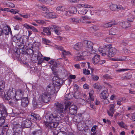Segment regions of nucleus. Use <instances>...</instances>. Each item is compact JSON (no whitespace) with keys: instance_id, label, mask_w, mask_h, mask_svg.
Listing matches in <instances>:
<instances>
[{"instance_id":"nucleus-1","label":"nucleus","mask_w":135,"mask_h":135,"mask_svg":"<svg viewBox=\"0 0 135 135\" xmlns=\"http://www.w3.org/2000/svg\"><path fill=\"white\" fill-rule=\"evenodd\" d=\"M53 84H50L47 86L46 88L47 93L49 95H52L57 92L61 86L62 81L56 76L52 78Z\"/></svg>"},{"instance_id":"nucleus-2","label":"nucleus","mask_w":135,"mask_h":135,"mask_svg":"<svg viewBox=\"0 0 135 135\" xmlns=\"http://www.w3.org/2000/svg\"><path fill=\"white\" fill-rule=\"evenodd\" d=\"M74 49L79 51V53L84 56L88 55V52L86 51L85 47H83V44L79 42L75 44L73 47Z\"/></svg>"},{"instance_id":"nucleus-3","label":"nucleus","mask_w":135,"mask_h":135,"mask_svg":"<svg viewBox=\"0 0 135 135\" xmlns=\"http://www.w3.org/2000/svg\"><path fill=\"white\" fill-rule=\"evenodd\" d=\"M15 91V89L11 88L8 91L7 93L6 91H4V96H1L2 97H4L8 100L10 99L12 100L14 99Z\"/></svg>"},{"instance_id":"nucleus-4","label":"nucleus","mask_w":135,"mask_h":135,"mask_svg":"<svg viewBox=\"0 0 135 135\" xmlns=\"http://www.w3.org/2000/svg\"><path fill=\"white\" fill-rule=\"evenodd\" d=\"M64 107V105L59 102H56L54 105V110L56 113L60 114L63 113Z\"/></svg>"},{"instance_id":"nucleus-5","label":"nucleus","mask_w":135,"mask_h":135,"mask_svg":"<svg viewBox=\"0 0 135 135\" xmlns=\"http://www.w3.org/2000/svg\"><path fill=\"white\" fill-rule=\"evenodd\" d=\"M22 125L19 124H15V123H13V129L15 135H18L21 133L22 131Z\"/></svg>"},{"instance_id":"nucleus-6","label":"nucleus","mask_w":135,"mask_h":135,"mask_svg":"<svg viewBox=\"0 0 135 135\" xmlns=\"http://www.w3.org/2000/svg\"><path fill=\"white\" fill-rule=\"evenodd\" d=\"M25 93L20 89H18L16 91L14 98L18 100H21V98L25 96H27V95H25Z\"/></svg>"},{"instance_id":"nucleus-7","label":"nucleus","mask_w":135,"mask_h":135,"mask_svg":"<svg viewBox=\"0 0 135 135\" xmlns=\"http://www.w3.org/2000/svg\"><path fill=\"white\" fill-rule=\"evenodd\" d=\"M47 117H48L49 122H57L61 119L60 116L55 114H51Z\"/></svg>"},{"instance_id":"nucleus-8","label":"nucleus","mask_w":135,"mask_h":135,"mask_svg":"<svg viewBox=\"0 0 135 135\" xmlns=\"http://www.w3.org/2000/svg\"><path fill=\"white\" fill-rule=\"evenodd\" d=\"M40 98L42 102L47 103L50 100V95L45 92L43 93L41 95Z\"/></svg>"},{"instance_id":"nucleus-9","label":"nucleus","mask_w":135,"mask_h":135,"mask_svg":"<svg viewBox=\"0 0 135 135\" xmlns=\"http://www.w3.org/2000/svg\"><path fill=\"white\" fill-rule=\"evenodd\" d=\"M45 122V124L48 128L51 129L53 128H55L57 127L59 124V123L57 122Z\"/></svg>"},{"instance_id":"nucleus-10","label":"nucleus","mask_w":135,"mask_h":135,"mask_svg":"<svg viewBox=\"0 0 135 135\" xmlns=\"http://www.w3.org/2000/svg\"><path fill=\"white\" fill-rule=\"evenodd\" d=\"M51 31H54L56 34L58 35H60V32L61 30L60 27L55 25H52L50 26Z\"/></svg>"},{"instance_id":"nucleus-11","label":"nucleus","mask_w":135,"mask_h":135,"mask_svg":"<svg viewBox=\"0 0 135 135\" xmlns=\"http://www.w3.org/2000/svg\"><path fill=\"white\" fill-rule=\"evenodd\" d=\"M5 82L4 81L1 80L0 81V96H4Z\"/></svg>"},{"instance_id":"nucleus-12","label":"nucleus","mask_w":135,"mask_h":135,"mask_svg":"<svg viewBox=\"0 0 135 135\" xmlns=\"http://www.w3.org/2000/svg\"><path fill=\"white\" fill-rule=\"evenodd\" d=\"M117 50L114 48L109 49L107 55L108 57H111L114 56L116 53Z\"/></svg>"},{"instance_id":"nucleus-13","label":"nucleus","mask_w":135,"mask_h":135,"mask_svg":"<svg viewBox=\"0 0 135 135\" xmlns=\"http://www.w3.org/2000/svg\"><path fill=\"white\" fill-rule=\"evenodd\" d=\"M31 120L30 119L26 120L22 122V126L24 128H28L31 127Z\"/></svg>"},{"instance_id":"nucleus-14","label":"nucleus","mask_w":135,"mask_h":135,"mask_svg":"<svg viewBox=\"0 0 135 135\" xmlns=\"http://www.w3.org/2000/svg\"><path fill=\"white\" fill-rule=\"evenodd\" d=\"M85 44V46L83 47H85L86 51L87 52V51L90 50L93 47V43L89 41H85L84 42Z\"/></svg>"},{"instance_id":"nucleus-15","label":"nucleus","mask_w":135,"mask_h":135,"mask_svg":"<svg viewBox=\"0 0 135 135\" xmlns=\"http://www.w3.org/2000/svg\"><path fill=\"white\" fill-rule=\"evenodd\" d=\"M77 106L74 105H73L71 106L69 109V112L72 115L76 114L77 112Z\"/></svg>"},{"instance_id":"nucleus-16","label":"nucleus","mask_w":135,"mask_h":135,"mask_svg":"<svg viewBox=\"0 0 135 135\" xmlns=\"http://www.w3.org/2000/svg\"><path fill=\"white\" fill-rule=\"evenodd\" d=\"M91 18L90 17H88V16H83L80 18V21L82 23H91V22L88 21V20H90Z\"/></svg>"},{"instance_id":"nucleus-17","label":"nucleus","mask_w":135,"mask_h":135,"mask_svg":"<svg viewBox=\"0 0 135 135\" xmlns=\"http://www.w3.org/2000/svg\"><path fill=\"white\" fill-rule=\"evenodd\" d=\"M115 106L113 104H111L109 106V110L107 111V113L109 116H112L114 112Z\"/></svg>"},{"instance_id":"nucleus-18","label":"nucleus","mask_w":135,"mask_h":135,"mask_svg":"<svg viewBox=\"0 0 135 135\" xmlns=\"http://www.w3.org/2000/svg\"><path fill=\"white\" fill-rule=\"evenodd\" d=\"M21 104L23 107H26L28 105V101L27 96H25L21 100Z\"/></svg>"},{"instance_id":"nucleus-19","label":"nucleus","mask_w":135,"mask_h":135,"mask_svg":"<svg viewBox=\"0 0 135 135\" xmlns=\"http://www.w3.org/2000/svg\"><path fill=\"white\" fill-rule=\"evenodd\" d=\"M110 8L112 11H118L123 9L122 7L120 5L115 4L111 5L110 6Z\"/></svg>"},{"instance_id":"nucleus-20","label":"nucleus","mask_w":135,"mask_h":135,"mask_svg":"<svg viewBox=\"0 0 135 135\" xmlns=\"http://www.w3.org/2000/svg\"><path fill=\"white\" fill-rule=\"evenodd\" d=\"M100 56L98 54L95 55L93 57L91 61L92 62L94 65L98 64L100 60Z\"/></svg>"},{"instance_id":"nucleus-21","label":"nucleus","mask_w":135,"mask_h":135,"mask_svg":"<svg viewBox=\"0 0 135 135\" xmlns=\"http://www.w3.org/2000/svg\"><path fill=\"white\" fill-rule=\"evenodd\" d=\"M28 118L31 120L34 119L37 120H39L40 119V117L38 115L34 113H32L31 115H29L28 116Z\"/></svg>"},{"instance_id":"nucleus-22","label":"nucleus","mask_w":135,"mask_h":135,"mask_svg":"<svg viewBox=\"0 0 135 135\" xmlns=\"http://www.w3.org/2000/svg\"><path fill=\"white\" fill-rule=\"evenodd\" d=\"M49 63L52 65L51 69L53 71V73L56 72V68L57 67V62L54 61H51L49 62Z\"/></svg>"},{"instance_id":"nucleus-23","label":"nucleus","mask_w":135,"mask_h":135,"mask_svg":"<svg viewBox=\"0 0 135 135\" xmlns=\"http://www.w3.org/2000/svg\"><path fill=\"white\" fill-rule=\"evenodd\" d=\"M109 49L107 47H104V48L99 47V51L102 54V55L104 56L107 55L106 53L108 51Z\"/></svg>"},{"instance_id":"nucleus-24","label":"nucleus","mask_w":135,"mask_h":135,"mask_svg":"<svg viewBox=\"0 0 135 135\" xmlns=\"http://www.w3.org/2000/svg\"><path fill=\"white\" fill-rule=\"evenodd\" d=\"M109 49L107 47H104V48L99 47V51L102 54V55L104 56L107 55L106 53L108 51Z\"/></svg>"},{"instance_id":"nucleus-25","label":"nucleus","mask_w":135,"mask_h":135,"mask_svg":"<svg viewBox=\"0 0 135 135\" xmlns=\"http://www.w3.org/2000/svg\"><path fill=\"white\" fill-rule=\"evenodd\" d=\"M109 49L107 47H104V48L99 47V51L102 54V55L104 56L107 55L106 53L108 51Z\"/></svg>"},{"instance_id":"nucleus-26","label":"nucleus","mask_w":135,"mask_h":135,"mask_svg":"<svg viewBox=\"0 0 135 135\" xmlns=\"http://www.w3.org/2000/svg\"><path fill=\"white\" fill-rule=\"evenodd\" d=\"M2 33L1 35H8L9 33H12L11 29L10 28H6L3 29H1Z\"/></svg>"},{"instance_id":"nucleus-27","label":"nucleus","mask_w":135,"mask_h":135,"mask_svg":"<svg viewBox=\"0 0 135 135\" xmlns=\"http://www.w3.org/2000/svg\"><path fill=\"white\" fill-rule=\"evenodd\" d=\"M108 95L107 91L106 90H104L100 94V97L102 99H105L108 97Z\"/></svg>"},{"instance_id":"nucleus-28","label":"nucleus","mask_w":135,"mask_h":135,"mask_svg":"<svg viewBox=\"0 0 135 135\" xmlns=\"http://www.w3.org/2000/svg\"><path fill=\"white\" fill-rule=\"evenodd\" d=\"M115 21L113 20L104 24L103 25V26L105 28H108L111 27L112 25H115Z\"/></svg>"},{"instance_id":"nucleus-29","label":"nucleus","mask_w":135,"mask_h":135,"mask_svg":"<svg viewBox=\"0 0 135 135\" xmlns=\"http://www.w3.org/2000/svg\"><path fill=\"white\" fill-rule=\"evenodd\" d=\"M122 27L124 28H127L131 26L130 22L128 21H126L123 22L122 23Z\"/></svg>"},{"instance_id":"nucleus-30","label":"nucleus","mask_w":135,"mask_h":135,"mask_svg":"<svg viewBox=\"0 0 135 135\" xmlns=\"http://www.w3.org/2000/svg\"><path fill=\"white\" fill-rule=\"evenodd\" d=\"M21 100H18L14 98L9 102V103L10 105H12L13 104H15L16 105H18L21 102Z\"/></svg>"},{"instance_id":"nucleus-31","label":"nucleus","mask_w":135,"mask_h":135,"mask_svg":"<svg viewBox=\"0 0 135 135\" xmlns=\"http://www.w3.org/2000/svg\"><path fill=\"white\" fill-rule=\"evenodd\" d=\"M66 8L64 6H60L57 7L56 8V10L58 13H61L63 11H65Z\"/></svg>"},{"instance_id":"nucleus-32","label":"nucleus","mask_w":135,"mask_h":135,"mask_svg":"<svg viewBox=\"0 0 135 135\" xmlns=\"http://www.w3.org/2000/svg\"><path fill=\"white\" fill-rule=\"evenodd\" d=\"M89 95L91 100L93 101L95 95L94 91L93 90H91L89 92Z\"/></svg>"},{"instance_id":"nucleus-33","label":"nucleus","mask_w":135,"mask_h":135,"mask_svg":"<svg viewBox=\"0 0 135 135\" xmlns=\"http://www.w3.org/2000/svg\"><path fill=\"white\" fill-rule=\"evenodd\" d=\"M50 27H49L45 28L43 29V31L45 33V35H49L51 34V32Z\"/></svg>"},{"instance_id":"nucleus-34","label":"nucleus","mask_w":135,"mask_h":135,"mask_svg":"<svg viewBox=\"0 0 135 135\" xmlns=\"http://www.w3.org/2000/svg\"><path fill=\"white\" fill-rule=\"evenodd\" d=\"M35 49H27L26 52L27 54L31 55H33L35 53Z\"/></svg>"},{"instance_id":"nucleus-35","label":"nucleus","mask_w":135,"mask_h":135,"mask_svg":"<svg viewBox=\"0 0 135 135\" xmlns=\"http://www.w3.org/2000/svg\"><path fill=\"white\" fill-rule=\"evenodd\" d=\"M117 30L115 28H113L110 30L109 35H117Z\"/></svg>"},{"instance_id":"nucleus-36","label":"nucleus","mask_w":135,"mask_h":135,"mask_svg":"<svg viewBox=\"0 0 135 135\" xmlns=\"http://www.w3.org/2000/svg\"><path fill=\"white\" fill-rule=\"evenodd\" d=\"M99 29V27L96 25H94L90 28V30L92 32H94Z\"/></svg>"},{"instance_id":"nucleus-37","label":"nucleus","mask_w":135,"mask_h":135,"mask_svg":"<svg viewBox=\"0 0 135 135\" xmlns=\"http://www.w3.org/2000/svg\"><path fill=\"white\" fill-rule=\"evenodd\" d=\"M21 39V37H18V35L14 36L13 38V41L15 42H20Z\"/></svg>"},{"instance_id":"nucleus-38","label":"nucleus","mask_w":135,"mask_h":135,"mask_svg":"<svg viewBox=\"0 0 135 135\" xmlns=\"http://www.w3.org/2000/svg\"><path fill=\"white\" fill-rule=\"evenodd\" d=\"M77 11L76 8L75 7H73L71 8L70 10L69 11V12L70 14H73L76 13Z\"/></svg>"},{"instance_id":"nucleus-39","label":"nucleus","mask_w":135,"mask_h":135,"mask_svg":"<svg viewBox=\"0 0 135 135\" xmlns=\"http://www.w3.org/2000/svg\"><path fill=\"white\" fill-rule=\"evenodd\" d=\"M25 46H26V47H27V49H34V47H33V45L32 43L30 42H27L26 43V44H25Z\"/></svg>"},{"instance_id":"nucleus-40","label":"nucleus","mask_w":135,"mask_h":135,"mask_svg":"<svg viewBox=\"0 0 135 135\" xmlns=\"http://www.w3.org/2000/svg\"><path fill=\"white\" fill-rule=\"evenodd\" d=\"M88 10L85 8H83L80 10L79 12V13L81 15H85L87 12Z\"/></svg>"},{"instance_id":"nucleus-41","label":"nucleus","mask_w":135,"mask_h":135,"mask_svg":"<svg viewBox=\"0 0 135 135\" xmlns=\"http://www.w3.org/2000/svg\"><path fill=\"white\" fill-rule=\"evenodd\" d=\"M22 42L25 44L27 42H28V37L27 36H23L22 37Z\"/></svg>"},{"instance_id":"nucleus-42","label":"nucleus","mask_w":135,"mask_h":135,"mask_svg":"<svg viewBox=\"0 0 135 135\" xmlns=\"http://www.w3.org/2000/svg\"><path fill=\"white\" fill-rule=\"evenodd\" d=\"M38 48L37 47L35 51V53H36L37 55V56L38 57V58L41 57L43 56L38 51Z\"/></svg>"},{"instance_id":"nucleus-43","label":"nucleus","mask_w":135,"mask_h":135,"mask_svg":"<svg viewBox=\"0 0 135 135\" xmlns=\"http://www.w3.org/2000/svg\"><path fill=\"white\" fill-rule=\"evenodd\" d=\"M49 18H55L57 16L55 13L52 12L49 13Z\"/></svg>"},{"instance_id":"nucleus-44","label":"nucleus","mask_w":135,"mask_h":135,"mask_svg":"<svg viewBox=\"0 0 135 135\" xmlns=\"http://www.w3.org/2000/svg\"><path fill=\"white\" fill-rule=\"evenodd\" d=\"M79 5L85 8H92L93 7L92 6L86 4H79Z\"/></svg>"},{"instance_id":"nucleus-45","label":"nucleus","mask_w":135,"mask_h":135,"mask_svg":"<svg viewBox=\"0 0 135 135\" xmlns=\"http://www.w3.org/2000/svg\"><path fill=\"white\" fill-rule=\"evenodd\" d=\"M70 21L71 22H73L74 23H79V19L77 18H73L70 19Z\"/></svg>"},{"instance_id":"nucleus-46","label":"nucleus","mask_w":135,"mask_h":135,"mask_svg":"<svg viewBox=\"0 0 135 135\" xmlns=\"http://www.w3.org/2000/svg\"><path fill=\"white\" fill-rule=\"evenodd\" d=\"M62 55L64 57H65L66 55H69L70 54V52L68 51L64 50L62 52Z\"/></svg>"},{"instance_id":"nucleus-47","label":"nucleus","mask_w":135,"mask_h":135,"mask_svg":"<svg viewBox=\"0 0 135 135\" xmlns=\"http://www.w3.org/2000/svg\"><path fill=\"white\" fill-rule=\"evenodd\" d=\"M93 86L95 89H100L102 88V87L98 83L94 84Z\"/></svg>"},{"instance_id":"nucleus-48","label":"nucleus","mask_w":135,"mask_h":135,"mask_svg":"<svg viewBox=\"0 0 135 135\" xmlns=\"http://www.w3.org/2000/svg\"><path fill=\"white\" fill-rule=\"evenodd\" d=\"M117 123L122 128H124L126 126V125L122 121L120 122H118Z\"/></svg>"},{"instance_id":"nucleus-49","label":"nucleus","mask_w":135,"mask_h":135,"mask_svg":"<svg viewBox=\"0 0 135 135\" xmlns=\"http://www.w3.org/2000/svg\"><path fill=\"white\" fill-rule=\"evenodd\" d=\"M102 78L106 79H112V77L110 76L108 74H107L103 75Z\"/></svg>"},{"instance_id":"nucleus-50","label":"nucleus","mask_w":135,"mask_h":135,"mask_svg":"<svg viewBox=\"0 0 135 135\" xmlns=\"http://www.w3.org/2000/svg\"><path fill=\"white\" fill-rule=\"evenodd\" d=\"M88 51L89 53L91 54H95L97 53V51L94 50L92 47L91 49L90 50H89L87 51Z\"/></svg>"},{"instance_id":"nucleus-51","label":"nucleus","mask_w":135,"mask_h":135,"mask_svg":"<svg viewBox=\"0 0 135 135\" xmlns=\"http://www.w3.org/2000/svg\"><path fill=\"white\" fill-rule=\"evenodd\" d=\"M6 110L3 111L0 110V119L3 118V117H5V116L4 115V113H6Z\"/></svg>"},{"instance_id":"nucleus-52","label":"nucleus","mask_w":135,"mask_h":135,"mask_svg":"<svg viewBox=\"0 0 135 135\" xmlns=\"http://www.w3.org/2000/svg\"><path fill=\"white\" fill-rule=\"evenodd\" d=\"M6 117H3V118L0 119V127L1 126L4 124L5 121Z\"/></svg>"},{"instance_id":"nucleus-53","label":"nucleus","mask_w":135,"mask_h":135,"mask_svg":"<svg viewBox=\"0 0 135 135\" xmlns=\"http://www.w3.org/2000/svg\"><path fill=\"white\" fill-rule=\"evenodd\" d=\"M71 104V103L70 102L68 101L67 102L65 103V110H67L68 108V107Z\"/></svg>"},{"instance_id":"nucleus-54","label":"nucleus","mask_w":135,"mask_h":135,"mask_svg":"<svg viewBox=\"0 0 135 135\" xmlns=\"http://www.w3.org/2000/svg\"><path fill=\"white\" fill-rule=\"evenodd\" d=\"M83 72L84 74L85 75H89L90 74V71L86 69H83Z\"/></svg>"},{"instance_id":"nucleus-55","label":"nucleus","mask_w":135,"mask_h":135,"mask_svg":"<svg viewBox=\"0 0 135 135\" xmlns=\"http://www.w3.org/2000/svg\"><path fill=\"white\" fill-rule=\"evenodd\" d=\"M42 42H43V43H44V44H46V45H48V43H50V41L49 40H47L46 39L44 38H43L42 39Z\"/></svg>"},{"instance_id":"nucleus-56","label":"nucleus","mask_w":135,"mask_h":135,"mask_svg":"<svg viewBox=\"0 0 135 135\" xmlns=\"http://www.w3.org/2000/svg\"><path fill=\"white\" fill-rule=\"evenodd\" d=\"M20 15L21 17L26 18H28L30 16V14L28 13H26L24 15L20 14Z\"/></svg>"},{"instance_id":"nucleus-57","label":"nucleus","mask_w":135,"mask_h":135,"mask_svg":"<svg viewBox=\"0 0 135 135\" xmlns=\"http://www.w3.org/2000/svg\"><path fill=\"white\" fill-rule=\"evenodd\" d=\"M128 21L129 22H133L134 20V17L131 16L130 15H129L128 16Z\"/></svg>"},{"instance_id":"nucleus-58","label":"nucleus","mask_w":135,"mask_h":135,"mask_svg":"<svg viewBox=\"0 0 135 135\" xmlns=\"http://www.w3.org/2000/svg\"><path fill=\"white\" fill-rule=\"evenodd\" d=\"M103 11V10L102 9V8H100L97 10L95 11V12L96 13L97 15H99Z\"/></svg>"},{"instance_id":"nucleus-59","label":"nucleus","mask_w":135,"mask_h":135,"mask_svg":"<svg viewBox=\"0 0 135 135\" xmlns=\"http://www.w3.org/2000/svg\"><path fill=\"white\" fill-rule=\"evenodd\" d=\"M18 47L19 49H23L25 46V44L22 43L20 45H18Z\"/></svg>"},{"instance_id":"nucleus-60","label":"nucleus","mask_w":135,"mask_h":135,"mask_svg":"<svg viewBox=\"0 0 135 135\" xmlns=\"http://www.w3.org/2000/svg\"><path fill=\"white\" fill-rule=\"evenodd\" d=\"M9 11L13 14H16L18 13L19 12V11L16 9H12L10 10H9Z\"/></svg>"},{"instance_id":"nucleus-61","label":"nucleus","mask_w":135,"mask_h":135,"mask_svg":"<svg viewBox=\"0 0 135 135\" xmlns=\"http://www.w3.org/2000/svg\"><path fill=\"white\" fill-rule=\"evenodd\" d=\"M83 57L80 55L79 56H77L74 57L76 61H79L83 59Z\"/></svg>"},{"instance_id":"nucleus-62","label":"nucleus","mask_w":135,"mask_h":135,"mask_svg":"<svg viewBox=\"0 0 135 135\" xmlns=\"http://www.w3.org/2000/svg\"><path fill=\"white\" fill-rule=\"evenodd\" d=\"M36 23L40 25H42L44 24L45 22L41 20H36Z\"/></svg>"},{"instance_id":"nucleus-63","label":"nucleus","mask_w":135,"mask_h":135,"mask_svg":"<svg viewBox=\"0 0 135 135\" xmlns=\"http://www.w3.org/2000/svg\"><path fill=\"white\" fill-rule=\"evenodd\" d=\"M5 110H6L5 107L2 104L0 103V110L3 111Z\"/></svg>"},{"instance_id":"nucleus-64","label":"nucleus","mask_w":135,"mask_h":135,"mask_svg":"<svg viewBox=\"0 0 135 135\" xmlns=\"http://www.w3.org/2000/svg\"><path fill=\"white\" fill-rule=\"evenodd\" d=\"M38 64H41L42 62L44 61V59L42 57H40L38 58Z\"/></svg>"}]
</instances>
